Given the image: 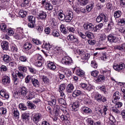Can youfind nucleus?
Segmentation results:
<instances>
[{"label": "nucleus", "instance_id": "obj_1", "mask_svg": "<svg viewBox=\"0 0 125 125\" xmlns=\"http://www.w3.org/2000/svg\"><path fill=\"white\" fill-rule=\"evenodd\" d=\"M62 73H59V76L60 77V80H63L65 78V75H66V77L67 78H70V79H72V76L73 75V73L70 70H68L67 69H64L62 71Z\"/></svg>", "mask_w": 125, "mask_h": 125}, {"label": "nucleus", "instance_id": "obj_2", "mask_svg": "<svg viewBox=\"0 0 125 125\" xmlns=\"http://www.w3.org/2000/svg\"><path fill=\"white\" fill-rule=\"evenodd\" d=\"M77 53H78L79 55H80L82 60H87L90 57V54L86 53L84 50L79 49L77 51Z\"/></svg>", "mask_w": 125, "mask_h": 125}, {"label": "nucleus", "instance_id": "obj_3", "mask_svg": "<svg viewBox=\"0 0 125 125\" xmlns=\"http://www.w3.org/2000/svg\"><path fill=\"white\" fill-rule=\"evenodd\" d=\"M64 115H62L61 116V120L62 122H64L65 124L67 125H70V121L69 119H70V114L66 110L64 111Z\"/></svg>", "mask_w": 125, "mask_h": 125}, {"label": "nucleus", "instance_id": "obj_4", "mask_svg": "<svg viewBox=\"0 0 125 125\" xmlns=\"http://www.w3.org/2000/svg\"><path fill=\"white\" fill-rule=\"evenodd\" d=\"M83 27L85 30L89 31L90 32H93L95 33V28L94 25L90 22H85L83 25Z\"/></svg>", "mask_w": 125, "mask_h": 125}, {"label": "nucleus", "instance_id": "obj_5", "mask_svg": "<svg viewBox=\"0 0 125 125\" xmlns=\"http://www.w3.org/2000/svg\"><path fill=\"white\" fill-rule=\"evenodd\" d=\"M103 21L105 23L106 22H108V17H107L106 15L103 13L100 14L96 19L97 23H100V22H102V21Z\"/></svg>", "mask_w": 125, "mask_h": 125}, {"label": "nucleus", "instance_id": "obj_6", "mask_svg": "<svg viewBox=\"0 0 125 125\" xmlns=\"http://www.w3.org/2000/svg\"><path fill=\"white\" fill-rule=\"evenodd\" d=\"M62 63L64 64V65L69 66V65H71L73 63V60L70 57L66 56L62 59Z\"/></svg>", "mask_w": 125, "mask_h": 125}, {"label": "nucleus", "instance_id": "obj_7", "mask_svg": "<svg viewBox=\"0 0 125 125\" xmlns=\"http://www.w3.org/2000/svg\"><path fill=\"white\" fill-rule=\"evenodd\" d=\"M74 17V13L72 11L68 12L66 16H64V20L65 22H71L72 20H73V18Z\"/></svg>", "mask_w": 125, "mask_h": 125}, {"label": "nucleus", "instance_id": "obj_8", "mask_svg": "<svg viewBox=\"0 0 125 125\" xmlns=\"http://www.w3.org/2000/svg\"><path fill=\"white\" fill-rule=\"evenodd\" d=\"M113 68L115 71L117 72H120V71H122V70H124L125 68V63H122L119 64H114L113 65Z\"/></svg>", "mask_w": 125, "mask_h": 125}, {"label": "nucleus", "instance_id": "obj_9", "mask_svg": "<svg viewBox=\"0 0 125 125\" xmlns=\"http://www.w3.org/2000/svg\"><path fill=\"white\" fill-rule=\"evenodd\" d=\"M42 4L43 5V6L46 9V10H52L53 9V7L52 6V5L50 4V3L46 2V0H42Z\"/></svg>", "mask_w": 125, "mask_h": 125}, {"label": "nucleus", "instance_id": "obj_10", "mask_svg": "<svg viewBox=\"0 0 125 125\" xmlns=\"http://www.w3.org/2000/svg\"><path fill=\"white\" fill-rule=\"evenodd\" d=\"M122 97V94L117 91L114 93L112 98V103H116L118 100L121 99Z\"/></svg>", "mask_w": 125, "mask_h": 125}, {"label": "nucleus", "instance_id": "obj_11", "mask_svg": "<svg viewBox=\"0 0 125 125\" xmlns=\"http://www.w3.org/2000/svg\"><path fill=\"white\" fill-rule=\"evenodd\" d=\"M67 40L69 41V42H73V43H79V40H78V38H77V37L70 34L67 37Z\"/></svg>", "mask_w": 125, "mask_h": 125}, {"label": "nucleus", "instance_id": "obj_12", "mask_svg": "<svg viewBox=\"0 0 125 125\" xmlns=\"http://www.w3.org/2000/svg\"><path fill=\"white\" fill-rule=\"evenodd\" d=\"M28 89L26 87L22 86L21 88V92H20V96L21 97H25L27 95V93H28Z\"/></svg>", "mask_w": 125, "mask_h": 125}, {"label": "nucleus", "instance_id": "obj_13", "mask_svg": "<svg viewBox=\"0 0 125 125\" xmlns=\"http://www.w3.org/2000/svg\"><path fill=\"white\" fill-rule=\"evenodd\" d=\"M95 98L98 102H106L107 101L106 98H104L102 100V95L99 93L96 94Z\"/></svg>", "mask_w": 125, "mask_h": 125}, {"label": "nucleus", "instance_id": "obj_14", "mask_svg": "<svg viewBox=\"0 0 125 125\" xmlns=\"http://www.w3.org/2000/svg\"><path fill=\"white\" fill-rule=\"evenodd\" d=\"M81 95H83V92L80 90H75L72 93V97L74 98L78 97V96H81Z\"/></svg>", "mask_w": 125, "mask_h": 125}, {"label": "nucleus", "instance_id": "obj_15", "mask_svg": "<svg viewBox=\"0 0 125 125\" xmlns=\"http://www.w3.org/2000/svg\"><path fill=\"white\" fill-rule=\"evenodd\" d=\"M2 82L3 84L5 85H8L10 83V77L7 76H4L2 78Z\"/></svg>", "mask_w": 125, "mask_h": 125}, {"label": "nucleus", "instance_id": "obj_16", "mask_svg": "<svg viewBox=\"0 0 125 125\" xmlns=\"http://www.w3.org/2000/svg\"><path fill=\"white\" fill-rule=\"evenodd\" d=\"M80 105L81 103H80V102L78 101L73 103V104H72L73 111H75V112H76V111H78Z\"/></svg>", "mask_w": 125, "mask_h": 125}, {"label": "nucleus", "instance_id": "obj_17", "mask_svg": "<svg viewBox=\"0 0 125 125\" xmlns=\"http://www.w3.org/2000/svg\"><path fill=\"white\" fill-rule=\"evenodd\" d=\"M12 77L13 83L16 85H17V84L19 83V79H18L17 75L15 74V73L13 72L12 73Z\"/></svg>", "mask_w": 125, "mask_h": 125}, {"label": "nucleus", "instance_id": "obj_18", "mask_svg": "<svg viewBox=\"0 0 125 125\" xmlns=\"http://www.w3.org/2000/svg\"><path fill=\"white\" fill-rule=\"evenodd\" d=\"M107 40L109 42H117V37L114 34H109L107 36Z\"/></svg>", "mask_w": 125, "mask_h": 125}, {"label": "nucleus", "instance_id": "obj_19", "mask_svg": "<svg viewBox=\"0 0 125 125\" xmlns=\"http://www.w3.org/2000/svg\"><path fill=\"white\" fill-rule=\"evenodd\" d=\"M47 16V15L46 14V13L45 12L41 11L38 15V18L39 19H41V20H44V19L46 18Z\"/></svg>", "mask_w": 125, "mask_h": 125}, {"label": "nucleus", "instance_id": "obj_20", "mask_svg": "<svg viewBox=\"0 0 125 125\" xmlns=\"http://www.w3.org/2000/svg\"><path fill=\"white\" fill-rule=\"evenodd\" d=\"M75 73L76 75H77V76H79V77H81L82 78L84 77V71L82 69H80L79 67L76 68Z\"/></svg>", "mask_w": 125, "mask_h": 125}, {"label": "nucleus", "instance_id": "obj_21", "mask_svg": "<svg viewBox=\"0 0 125 125\" xmlns=\"http://www.w3.org/2000/svg\"><path fill=\"white\" fill-rule=\"evenodd\" d=\"M74 89H75V87L73 84H69L66 88L67 93H72L74 92Z\"/></svg>", "mask_w": 125, "mask_h": 125}, {"label": "nucleus", "instance_id": "obj_22", "mask_svg": "<svg viewBox=\"0 0 125 125\" xmlns=\"http://www.w3.org/2000/svg\"><path fill=\"white\" fill-rule=\"evenodd\" d=\"M47 67L49 70L54 71L56 69V65L54 64V62L49 61L47 64Z\"/></svg>", "mask_w": 125, "mask_h": 125}, {"label": "nucleus", "instance_id": "obj_23", "mask_svg": "<svg viewBox=\"0 0 125 125\" xmlns=\"http://www.w3.org/2000/svg\"><path fill=\"white\" fill-rule=\"evenodd\" d=\"M21 119L23 122H29L30 120V115L27 113H24L21 114Z\"/></svg>", "mask_w": 125, "mask_h": 125}, {"label": "nucleus", "instance_id": "obj_24", "mask_svg": "<svg viewBox=\"0 0 125 125\" xmlns=\"http://www.w3.org/2000/svg\"><path fill=\"white\" fill-rule=\"evenodd\" d=\"M41 118H42L41 113H36L33 116V121L34 123H38L40 122Z\"/></svg>", "mask_w": 125, "mask_h": 125}, {"label": "nucleus", "instance_id": "obj_25", "mask_svg": "<svg viewBox=\"0 0 125 125\" xmlns=\"http://www.w3.org/2000/svg\"><path fill=\"white\" fill-rule=\"evenodd\" d=\"M81 110L85 114H91V113H92V110L86 106H83L81 108Z\"/></svg>", "mask_w": 125, "mask_h": 125}, {"label": "nucleus", "instance_id": "obj_26", "mask_svg": "<svg viewBox=\"0 0 125 125\" xmlns=\"http://www.w3.org/2000/svg\"><path fill=\"white\" fill-rule=\"evenodd\" d=\"M81 87L84 90H88V91H90L91 90V86L85 83H82Z\"/></svg>", "mask_w": 125, "mask_h": 125}, {"label": "nucleus", "instance_id": "obj_27", "mask_svg": "<svg viewBox=\"0 0 125 125\" xmlns=\"http://www.w3.org/2000/svg\"><path fill=\"white\" fill-rule=\"evenodd\" d=\"M1 46L3 50H8L9 46L8 43L6 41H4L1 43Z\"/></svg>", "mask_w": 125, "mask_h": 125}, {"label": "nucleus", "instance_id": "obj_28", "mask_svg": "<svg viewBox=\"0 0 125 125\" xmlns=\"http://www.w3.org/2000/svg\"><path fill=\"white\" fill-rule=\"evenodd\" d=\"M105 80V76L103 75H99L95 78V81L97 83H100V82H103Z\"/></svg>", "mask_w": 125, "mask_h": 125}, {"label": "nucleus", "instance_id": "obj_29", "mask_svg": "<svg viewBox=\"0 0 125 125\" xmlns=\"http://www.w3.org/2000/svg\"><path fill=\"white\" fill-rule=\"evenodd\" d=\"M0 95L3 98H5V99H8L9 98V95L5 92V90L3 89L0 90Z\"/></svg>", "mask_w": 125, "mask_h": 125}, {"label": "nucleus", "instance_id": "obj_30", "mask_svg": "<svg viewBox=\"0 0 125 125\" xmlns=\"http://www.w3.org/2000/svg\"><path fill=\"white\" fill-rule=\"evenodd\" d=\"M31 83L35 87H39L40 86V82H39V80L38 79L33 78V79L31 80Z\"/></svg>", "mask_w": 125, "mask_h": 125}, {"label": "nucleus", "instance_id": "obj_31", "mask_svg": "<svg viewBox=\"0 0 125 125\" xmlns=\"http://www.w3.org/2000/svg\"><path fill=\"white\" fill-rule=\"evenodd\" d=\"M125 44L121 45H116L114 46V48L115 50H119V51H124L125 50Z\"/></svg>", "mask_w": 125, "mask_h": 125}, {"label": "nucleus", "instance_id": "obj_32", "mask_svg": "<svg viewBox=\"0 0 125 125\" xmlns=\"http://www.w3.org/2000/svg\"><path fill=\"white\" fill-rule=\"evenodd\" d=\"M10 57L7 55H4L2 57V60L5 64H8L10 62Z\"/></svg>", "mask_w": 125, "mask_h": 125}, {"label": "nucleus", "instance_id": "obj_33", "mask_svg": "<svg viewBox=\"0 0 125 125\" xmlns=\"http://www.w3.org/2000/svg\"><path fill=\"white\" fill-rule=\"evenodd\" d=\"M85 35L86 37L90 40H93V39H94V34L91 32L86 31Z\"/></svg>", "mask_w": 125, "mask_h": 125}, {"label": "nucleus", "instance_id": "obj_34", "mask_svg": "<svg viewBox=\"0 0 125 125\" xmlns=\"http://www.w3.org/2000/svg\"><path fill=\"white\" fill-rule=\"evenodd\" d=\"M26 105L27 107H28L29 109H31V110H35L36 109V105L30 101H28L26 103Z\"/></svg>", "mask_w": 125, "mask_h": 125}, {"label": "nucleus", "instance_id": "obj_35", "mask_svg": "<svg viewBox=\"0 0 125 125\" xmlns=\"http://www.w3.org/2000/svg\"><path fill=\"white\" fill-rule=\"evenodd\" d=\"M12 113L16 119H19V111H18L17 108H13L12 109Z\"/></svg>", "mask_w": 125, "mask_h": 125}, {"label": "nucleus", "instance_id": "obj_36", "mask_svg": "<svg viewBox=\"0 0 125 125\" xmlns=\"http://www.w3.org/2000/svg\"><path fill=\"white\" fill-rule=\"evenodd\" d=\"M58 103L61 106H64V107L67 105V103H66V101L62 98H60L58 99Z\"/></svg>", "mask_w": 125, "mask_h": 125}, {"label": "nucleus", "instance_id": "obj_37", "mask_svg": "<svg viewBox=\"0 0 125 125\" xmlns=\"http://www.w3.org/2000/svg\"><path fill=\"white\" fill-rule=\"evenodd\" d=\"M104 26V24H103V23H99L98 25H96L95 26V33H96L97 32H99L100 31V29L102 28Z\"/></svg>", "mask_w": 125, "mask_h": 125}, {"label": "nucleus", "instance_id": "obj_38", "mask_svg": "<svg viewBox=\"0 0 125 125\" xmlns=\"http://www.w3.org/2000/svg\"><path fill=\"white\" fill-rule=\"evenodd\" d=\"M18 78L21 79V80H23L24 78H25V76L23 74V72H20L19 71H16V73H15Z\"/></svg>", "mask_w": 125, "mask_h": 125}, {"label": "nucleus", "instance_id": "obj_39", "mask_svg": "<svg viewBox=\"0 0 125 125\" xmlns=\"http://www.w3.org/2000/svg\"><path fill=\"white\" fill-rule=\"evenodd\" d=\"M6 31L5 33H6L8 36H13L14 35V30L11 28H7Z\"/></svg>", "mask_w": 125, "mask_h": 125}, {"label": "nucleus", "instance_id": "obj_40", "mask_svg": "<svg viewBox=\"0 0 125 125\" xmlns=\"http://www.w3.org/2000/svg\"><path fill=\"white\" fill-rule=\"evenodd\" d=\"M23 48H24L25 50H30V49L32 48V44L29 42H26L24 43V44L23 45Z\"/></svg>", "mask_w": 125, "mask_h": 125}, {"label": "nucleus", "instance_id": "obj_41", "mask_svg": "<svg viewBox=\"0 0 125 125\" xmlns=\"http://www.w3.org/2000/svg\"><path fill=\"white\" fill-rule=\"evenodd\" d=\"M122 16V12L120 10L115 11L114 13V17L115 18H120Z\"/></svg>", "mask_w": 125, "mask_h": 125}, {"label": "nucleus", "instance_id": "obj_42", "mask_svg": "<svg viewBox=\"0 0 125 125\" xmlns=\"http://www.w3.org/2000/svg\"><path fill=\"white\" fill-rule=\"evenodd\" d=\"M7 26H6V24L4 23H2L0 25V29L2 32H3L4 33L6 32V30H7Z\"/></svg>", "mask_w": 125, "mask_h": 125}, {"label": "nucleus", "instance_id": "obj_43", "mask_svg": "<svg viewBox=\"0 0 125 125\" xmlns=\"http://www.w3.org/2000/svg\"><path fill=\"white\" fill-rule=\"evenodd\" d=\"M89 2V0H79V3L82 6H85Z\"/></svg>", "mask_w": 125, "mask_h": 125}, {"label": "nucleus", "instance_id": "obj_44", "mask_svg": "<svg viewBox=\"0 0 125 125\" xmlns=\"http://www.w3.org/2000/svg\"><path fill=\"white\" fill-rule=\"evenodd\" d=\"M62 12H63V11L62 10H60L59 12V14L58 15V19L60 20H63V19H65V18H64V16H65V15L62 13Z\"/></svg>", "mask_w": 125, "mask_h": 125}, {"label": "nucleus", "instance_id": "obj_45", "mask_svg": "<svg viewBox=\"0 0 125 125\" xmlns=\"http://www.w3.org/2000/svg\"><path fill=\"white\" fill-rule=\"evenodd\" d=\"M19 108L22 111H26L27 110V105H25V104L23 103H21L19 105Z\"/></svg>", "mask_w": 125, "mask_h": 125}, {"label": "nucleus", "instance_id": "obj_46", "mask_svg": "<svg viewBox=\"0 0 125 125\" xmlns=\"http://www.w3.org/2000/svg\"><path fill=\"white\" fill-rule=\"evenodd\" d=\"M27 14V12H24L23 10H21L19 12V15L20 17H21V18H24L26 17V15Z\"/></svg>", "mask_w": 125, "mask_h": 125}, {"label": "nucleus", "instance_id": "obj_47", "mask_svg": "<svg viewBox=\"0 0 125 125\" xmlns=\"http://www.w3.org/2000/svg\"><path fill=\"white\" fill-rule=\"evenodd\" d=\"M93 6H94V3H91L86 6V10L88 11V12L91 11V10L93 8Z\"/></svg>", "mask_w": 125, "mask_h": 125}, {"label": "nucleus", "instance_id": "obj_48", "mask_svg": "<svg viewBox=\"0 0 125 125\" xmlns=\"http://www.w3.org/2000/svg\"><path fill=\"white\" fill-rule=\"evenodd\" d=\"M60 31L64 35H67V33H68V29H66V28L64 27V26H61L60 28Z\"/></svg>", "mask_w": 125, "mask_h": 125}, {"label": "nucleus", "instance_id": "obj_49", "mask_svg": "<svg viewBox=\"0 0 125 125\" xmlns=\"http://www.w3.org/2000/svg\"><path fill=\"white\" fill-rule=\"evenodd\" d=\"M28 20L29 22H32L33 23H36V17L33 16H28Z\"/></svg>", "mask_w": 125, "mask_h": 125}, {"label": "nucleus", "instance_id": "obj_50", "mask_svg": "<svg viewBox=\"0 0 125 125\" xmlns=\"http://www.w3.org/2000/svg\"><path fill=\"white\" fill-rule=\"evenodd\" d=\"M83 103L85 105H87L88 106L91 104V101L87 98H85L83 100Z\"/></svg>", "mask_w": 125, "mask_h": 125}, {"label": "nucleus", "instance_id": "obj_51", "mask_svg": "<svg viewBox=\"0 0 125 125\" xmlns=\"http://www.w3.org/2000/svg\"><path fill=\"white\" fill-rule=\"evenodd\" d=\"M87 125H94V121L91 118H88L86 120Z\"/></svg>", "mask_w": 125, "mask_h": 125}, {"label": "nucleus", "instance_id": "obj_52", "mask_svg": "<svg viewBox=\"0 0 125 125\" xmlns=\"http://www.w3.org/2000/svg\"><path fill=\"white\" fill-rule=\"evenodd\" d=\"M48 105H50V106H55L56 105V99H53L51 101H49L48 102Z\"/></svg>", "mask_w": 125, "mask_h": 125}, {"label": "nucleus", "instance_id": "obj_53", "mask_svg": "<svg viewBox=\"0 0 125 125\" xmlns=\"http://www.w3.org/2000/svg\"><path fill=\"white\" fill-rule=\"evenodd\" d=\"M28 58L26 56H21L20 57L19 60L21 62H27Z\"/></svg>", "mask_w": 125, "mask_h": 125}, {"label": "nucleus", "instance_id": "obj_54", "mask_svg": "<svg viewBox=\"0 0 125 125\" xmlns=\"http://www.w3.org/2000/svg\"><path fill=\"white\" fill-rule=\"evenodd\" d=\"M42 47H44V48H45L46 50H49L50 48H51V45L49 43H45V44H43L42 45Z\"/></svg>", "mask_w": 125, "mask_h": 125}, {"label": "nucleus", "instance_id": "obj_55", "mask_svg": "<svg viewBox=\"0 0 125 125\" xmlns=\"http://www.w3.org/2000/svg\"><path fill=\"white\" fill-rule=\"evenodd\" d=\"M11 51H12L13 52H14L15 53L18 52V48H17V46L16 45L12 46V47H11Z\"/></svg>", "mask_w": 125, "mask_h": 125}, {"label": "nucleus", "instance_id": "obj_56", "mask_svg": "<svg viewBox=\"0 0 125 125\" xmlns=\"http://www.w3.org/2000/svg\"><path fill=\"white\" fill-rule=\"evenodd\" d=\"M7 70H8L7 66L4 65H2L0 67V71L1 72H7Z\"/></svg>", "mask_w": 125, "mask_h": 125}, {"label": "nucleus", "instance_id": "obj_57", "mask_svg": "<svg viewBox=\"0 0 125 125\" xmlns=\"http://www.w3.org/2000/svg\"><path fill=\"white\" fill-rule=\"evenodd\" d=\"M99 74V72L97 70H93L91 72V76L94 77V78H96L98 76Z\"/></svg>", "mask_w": 125, "mask_h": 125}, {"label": "nucleus", "instance_id": "obj_58", "mask_svg": "<svg viewBox=\"0 0 125 125\" xmlns=\"http://www.w3.org/2000/svg\"><path fill=\"white\" fill-rule=\"evenodd\" d=\"M100 89L102 91H103V92L104 94H108V90H107V89H106V86H102L101 87H100Z\"/></svg>", "mask_w": 125, "mask_h": 125}, {"label": "nucleus", "instance_id": "obj_59", "mask_svg": "<svg viewBox=\"0 0 125 125\" xmlns=\"http://www.w3.org/2000/svg\"><path fill=\"white\" fill-rule=\"evenodd\" d=\"M111 111L113 112V113H115V114H120V112L119 109H118L117 107L116 106H113L111 108Z\"/></svg>", "mask_w": 125, "mask_h": 125}, {"label": "nucleus", "instance_id": "obj_60", "mask_svg": "<svg viewBox=\"0 0 125 125\" xmlns=\"http://www.w3.org/2000/svg\"><path fill=\"white\" fill-rule=\"evenodd\" d=\"M32 80H33V78H32L30 76L27 75L25 78V83H30V81L32 82Z\"/></svg>", "mask_w": 125, "mask_h": 125}, {"label": "nucleus", "instance_id": "obj_61", "mask_svg": "<svg viewBox=\"0 0 125 125\" xmlns=\"http://www.w3.org/2000/svg\"><path fill=\"white\" fill-rule=\"evenodd\" d=\"M65 88H66V85L64 84H61L60 85L59 88V91L61 92V91H64L65 90Z\"/></svg>", "mask_w": 125, "mask_h": 125}, {"label": "nucleus", "instance_id": "obj_62", "mask_svg": "<svg viewBox=\"0 0 125 125\" xmlns=\"http://www.w3.org/2000/svg\"><path fill=\"white\" fill-rule=\"evenodd\" d=\"M35 97V95L33 92H30L27 96H26L27 99H29L31 100V99H33Z\"/></svg>", "mask_w": 125, "mask_h": 125}, {"label": "nucleus", "instance_id": "obj_63", "mask_svg": "<svg viewBox=\"0 0 125 125\" xmlns=\"http://www.w3.org/2000/svg\"><path fill=\"white\" fill-rule=\"evenodd\" d=\"M6 114V108L4 107L0 108V115H5Z\"/></svg>", "mask_w": 125, "mask_h": 125}, {"label": "nucleus", "instance_id": "obj_64", "mask_svg": "<svg viewBox=\"0 0 125 125\" xmlns=\"http://www.w3.org/2000/svg\"><path fill=\"white\" fill-rule=\"evenodd\" d=\"M29 72L31 73V74H35L36 73V69H35L32 66H28Z\"/></svg>", "mask_w": 125, "mask_h": 125}]
</instances>
